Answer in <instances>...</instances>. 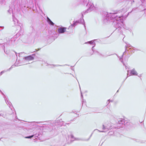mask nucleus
Segmentation results:
<instances>
[{
	"label": "nucleus",
	"instance_id": "f257e3e1",
	"mask_svg": "<svg viewBox=\"0 0 146 146\" xmlns=\"http://www.w3.org/2000/svg\"><path fill=\"white\" fill-rule=\"evenodd\" d=\"M122 15H120L119 13H107L105 19L108 21H110L113 20L114 27L115 28V31L119 33V34L123 35L121 30V24L118 21L123 19Z\"/></svg>",
	"mask_w": 146,
	"mask_h": 146
},
{
	"label": "nucleus",
	"instance_id": "f03ea898",
	"mask_svg": "<svg viewBox=\"0 0 146 146\" xmlns=\"http://www.w3.org/2000/svg\"><path fill=\"white\" fill-rule=\"evenodd\" d=\"M126 45L125 46V51L123 53L121 57L119 58L120 60L122 63H123L124 66H125V65L124 64V63L123 62L122 59L124 53L125 52H126L127 51H128V48H129V49H132L133 50H134L135 49V48L134 47H133L130 44H129L127 42H126Z\"/></svg>",
	"mask_w": 146,
	"mask_h": 146
},
{
	"label": "nucleus",
	"instance_id": "7ed1b4c3",
	"mask_svg": "<svg viewBox=\"0 0 146 146\" xmlns=\"http://www.w3.org/2000/svg\"><path fill=\"white\" fill-rule=\"evenodd\" d=\"M85 12L84 11H83L82 12V17L80 19L78 20L77 21H79V22H78V23L82 24L84 26V27L85 28H86V26L85 25V23L84 22V19H83V17H84V15L85 14Z\"/></svg>",
	"mask_w": 146,
	"mask_h": 146
},
{
	"label": "nucleus",
	"instance_id": "20e7f679",
	"mask_svg": "<svg viewBox=\"0 0 146 146\" xmlns=\"http://www.w3.org/2000/svg\"><path fill=\"white\" fill-rule=\"evenodd\" d=\"M129 70H128L127 71V77L128 76H130L131 75H137V72L135 70V69H133L132 70H131L130 73L129 75Z\"/></svg>",
	"mask_w": 146,
	"mask_h": 146
},
{
	"label": "nucleus",
	"instance_id": "39448f33",
	"mask_svg": "<svg viewBox=\"0 0 146 146\" xmlns=\"http://www.w3.org/2000/svg\"><path fill=\"white\" fill-rule=\"evenodd\" d=\"M35 55V54H33L31 55L25 57L23 58L25 60H33Z\"/></svg>",
	"mask_w": 146,
	"mask_h": 146
},
{
	"label": "nucleus",
	"instance_id": "423d86ee",
	"mask_svg": "<svg viewBox=\"0 0 146 146\" xmlns=\"http://www.w3.org/2000/svg\"><path fill=\"white\" fill-rule=\"evenodd\" d=\"M89 8L85 11H84L85 13H88L91 11L94 8V5L92 3H90L89 5Z\"/></svg>",
	"mask_w": 146,
	"mask_h": 146
},
{
	"label": "nucleus",
	"instance_id": "0eeeda50",
	"mask_svg": "<svg viewBox=\"0 0 146 146\" xmlns=\"http://www.w3.org/2000/svg\"><path fill=\"white\" fill-rule=\"evenodd\" d=\"M66 28L60 27L58 29V31L59 34L63 33L66 32Z\"/></svg>",
	"mask_w": 146,
	"mask_h": 146
},
{
	"label": "nucleus",
	"instance_id": "6e6552de",
	"mask_svg": "<svg viewBox=\"0 0 146 146\" xmlns=\"http://www.w3.org/2000/svg\"><path fill=\"white\" fill-rule=\"evenodd\" d=\"M118 124L119 125V127L122 125H125L124 120L122 118H119L118 120Z\"/></svg>",
	"mask_w": 146,
	"mask_h": 146
},
{
	"label": "nucleus",
	"instance_id": "1a4fd4ad",
	"mask_svg": "<svg viewBox=\"0 0 146 146\" xmlns=\"http://www.w3.org/2000/svg\"><path fill=\"white\" fill-rule=\"evenodd\" d=\"M16 37H14L11 38L9 40V43L8 44H13L16 39Z\"/></svg>",
	"mask_w": 146,
	"mask_h": 146
},
{
	"label": "nucleus",
	"instance_id": "9d476101",
	"mask_svg": "<svg viewBox=\"0 0 146 146\" xmlns=\"http://www.w3.org/2000/svg\"><path fill=\"white\" fill-rule=\"evenodd\" d=\"M13 19L15 25H17L18 24V20L13 16Z\"/></svg>",
	"mask_w": 146,
	"mask_h": 146
},
{
	"label": "nucleus",
	"instance_id": "9b49d317",
	"mask_svg": "<svg viewBox=\"0 0 146 146\" xmlns=\"http://www.w3.org/2000/svg\"><path fill=\"white\" fill-rule=\"evenodd\" d=\"M95 46V45L94 44V45L92 47V50L94 52H96L97 53H98V54H99L101 56H102L103 57H106L108 56H111V54H110V55H107V56H104V55H102V54H99V53L97 51H94V47Z\"/></svg>",
	"mask_w": 146,
	"mask_h": 146
},
{
	"label": "nucleus",
	"instance_id": "f8f14e48",
	"mask_svg": "<svg viewBox=\"0 0 146 146\" xmlns=\"http://www.w3.org/2000/svg\"><path fill=\"white\" fill-rule=\"evenodd\" d=\"M47 21L50 25L53 26L54 25V23L48 17H47Z\"/></svg>",
	"mask_w": 146,
	"mask_h": 146
},
{
	"label": "nucleus",
	"instance_id": "ddd939ff",
	"mask_svg": "<svg viewBox=\"0 0 146 146\" xmlns=\"http://www.w3.org/2000/svg\"><path fill=\"white\" fill-rule=\"evenodd\" d=\"M4 99L6 104L8 105H9L10 106H11V105L12 104L11 103L10 101L7 100L6 97H4Z\"/></svg>",
	"mask_w": 146,
	"mask_h": 146
},
{
	"label": "nucleus",
	"instance_id": "4468645a",
	"mask_svg": "<svg viewBox=\"0 0 146 146\" xmlns=\"http://www.w3.org/2000/svg\"><path fill=\"white\" fill-rule=\"evenodd\" d=\"M102 129L103 131H104L105 132L108 131V128L106 127V125H102Z\"/></svg>",
	"mask_w": 146,
	"mask_h": 146
},
{
	"label": "nucleus",
	"instance_id": "2eb2a0df",
	"mask_svg": "<svg viewBox=\"0 0 146 146\" xmlns=\"http://www.w3.org/2000/svg\"><path fill=\"white\" fill-rule=\"evenodd\" d=\"M96 40V39L94 40H91L90 41H88V42H86L85 43L86 44V43H89L90 44H95V43L94 42V41L95 40Z\"/></svg>",
	"mask_w": 146,
	"mask_h": 146
},
{
	"label": "nucleus",
	"instance_id": "dca6fc26",
	"mask_svg": "<svg viewBox=\"0 0 146 146\" xmlns=\"http://www.w3.org/2000/svg\"><path fill=\"white\" fill-rule=\"evenodd\" d=\"M79 22V21H76L75 22L74 21V23L71 25V26L73 27H75V26L77 25L78 23V22Z\"/></svg>",
	"mask_w": 146,
	"mask_h": 146
},
{
	"label": "nucleus",
	"instance_id": "f3484780",
	"mask_svg": "<svg viewBox=\"0 0 146 146\" xmlns=\"http://www.w3.org/2000/svg\"><path fill=\"white\" fill-rule=\"evenodd\" d=\"M106 127L108 128V130H109V129H111V127L110 125V124H107L105 125Z\"/></svg>",
	"mask_w": 146,
	"mask_h": 146
},
{
	"label": "nucleus",
	"instance_id": "a211bd4d",
	"mask_svg": "<svg viewBox=\"0 0 146 146\" xmlns=\"http://www.w3.org/2000/svg\"><path fill=\"white\" fill-rule=\"evenodd\" d=\"M20 65H19V66H20ZM18 66V65H17V64L15 63V65L12 66L9 68L7 70V71L10 70L11 68L14 67H15V66Z\"/></svg>",
	"mask_w": 146,
	"mask_h": 146
},
{
	"label": "nucleus",
	"instance_id": "6ab92c4d",
	"mask_svg": "<svg viewBox=\"0 0 146 146\" xmlns=\"http://www.w3.org/2000/svg\"><path fill=\"white\" fill-rule=\"evenodd\" d=\"M71 140L72 141H73L75 140L76 139L74 137V136L72 135H70Z\"/></svg>",
	"mask_w": 146,
	"mask_h": 146
},
{
	"label": "nucleus",
	"instance_id": "aec40b11",
	"mask_svg": "<svg viewBox=\"0 0 146 146\" xmlns=\"http://www.w3.org/2000/svg\"><path fill=\"white\" fill-rule=\"evenodd\" d=\"M34 135H32L31 136L25 137V138L27 139H31L34 136Z\"/></svg>",
	"mask_w": 146,
	"mask_h": 146
},
{
	"label": "nucleus",
	"instance_id": "412c9836",
	"mask_svg": "<svg viewBox=\"0 0 146 146\" xmlns=\"http://www.w3.org/2000/svg\"><path fill=\"white\" fill-rule=\"evenodd\" d=\"M83 0V4H84V5H85V4H86V6H87V5H88V3H87V2H86V1L84 0Z\"/></svg>",
	"mask_w": 146,
	"mask_h": 146
},
{
	"label": "nucleus",
	"instance_id": "4be33fe9",
	"mask_svg": "<svg viewBox=\"0 0 146 146\" xmlns=\"http://www.w3.org/2000/svg\"><path fill=\"white\" fill-rule=\"evenodd\" d=\"M96 130H97L99 132H105V131H100V130H99L98 129H95L94 130V131H96Z\"/></svg>",
	"mask_w": 146,
	"mask_h": 146
},
{
	"label": "nucleus",
	"instance_id": "5701e85b",
	"mask_svg": "<svg viewBox=\"0 0 146 146\" xmlns=\"http://www.w3.org/2000/svg\"><path fill=\"white\" fill-rule=\"evenodd\" d=\"M7 71L3 70L0 73V75H1L2 74L4 73L5 72H6Z\"/></svg>",
	"mask_w": 146,
	"mask_h": 146
},
{
	"label": "nucleus",
	"instance_id": "b1692460",
	"mask_svg": "<svg viewBox=\"0 0 146 146\" xmlns=\"http://www.w3.org/2000/svg\"><path fill=\"white\" fill-rule=\"evenodd\" d=\"M80 92H81V98H83V95H82V92H81V91H80Z\"/></svg>",
	"mask_w": 146,
	"mask_h": 146
},
{
	"label": "nucleus",
	"instance_id": "393cba45",
	"mask_svg": "<svg viewBox=\"0 0 146 146\" xmlns=\"http://www.w3.org/2000/svg\"><path fill=\"white\" fill-rule=\"evenodd\" d=\"M53 65L54 66H62V65H58V64Z\"/></svg>",
	"mask_w": 146,
	"mask_h": 146
},
{
	"label": "nucleus",
	"instance_id": "a878e982",
	"mask_svg": "<svg viewBox=\"0 0 146 146\" xmlns=\"http://www.w3.org/2000/svg\"><path fill=\"white\" fill-rule=\"evenodd\" d=\"M0 91L1 92L2 94L4 96V97H6L5 96L4 94L0 90Z\"/></svg>",
	"mask_w": 146,
	"mask_h": 146
},
{
	"label": "nucleus",
	"instance_id": "bb28decb",
	"mask_svg": "<svg viewBox=\"0 0 146 146\" xmlns=\"http://www.w3.org/2000/svg\"><path fill=\"white\" fill-rule=\"evenodd\" d=\"M0 116L4 117V115L3 114H2L1 113H0Z\"/></svg>",
	"mask_w": 146,
	"mask_h": 146
},
{
	"label": "nucleus",
	"instance_id": "cd10ccee",
	"mask_svg": "<svg viewBox=\"0 0 146 146\" xmlns=\"http://www.w3.org/2000/svg\"><path fill=\"white\" fill-rule=\"evenodd\" d=\"M0 28H1L2 29H3L4 28V27H2V26H0ZM1 30H0V31Z\"/></svg>",
	"mask_w": 146,
	"mask_h": 146
},
{
	"label": "nucleus",
	"instance_id": "c85d7f7f",
	"mask_svg": "<svg viewBox=\"0 0 146 146\" xmlns=\"http://www.w3.org/2000/svg\"><path fill=\"white\" fill-rule=\"evenodd\" d=\"M92 133L91 134V135H90L89 138V139H88V140H89V139H90V137H91V136H92Z\"/></svg>",
	"mask_w": 146,
	"mask_h": 146
},
{
	"label": "nucleus",
	"instance_id": "c756f323",
	"mask_svg": "<svg viewBox=\"0 0 146 146\" xmlns=\"http://www.w3.org/2000/svg\"><path fill=\"white\" fill-rule=\"evenodd\" d=\"M24 53V52H21V53H19V54H23V53Z\"/></svg>",
	"mask_w": 146,
	"mask_h": 146
},
{
	"label": "nucleus",
	"instance_id": "7c9ffc66",
	"mask_svg": "<svg viewBox=\"0 0 146 146\" xmlns=\"http://www.w3.org/2000/svg\"><path fill=\"white\" fill-rule=\"evenodd\" d=\"M15 52V54H16V56H17V52Z\"/></svg>",
	"mask_w": 146,
	"mask_h": 146
},
{
	"label": "nucleus",
	"instance_id": "2f4dec72",
	"mask_svg": "<svg viewBox=\"0 0 146 146\" xmlns=\"http://www.w3.org/2000/svg\"><path fill=\"white\" fill-rule=\"evenodd\" d=\"M66 124H68V125L69 124H70V123H66Z\"/></svg>",
	"mask_w": 146,
	"mask_h": 146
},
{
	"label": "nucleus",
	"instance_id": "473e14b6",
	"mask_svg": "<svg viewBox=\"0 0 146 146\" xmlns=\"http://www.w3.org/2000/svg\"><path fill=\"white\" fill-rule=\"evenodd\" d=\"M135 141H136V142H139V141H137V140H135Z\"/></svg>",
	"mask_w": 146,
	"mask_h": 146
},
{
	"label": "nucleus",
	"instance_id": "72a5a7b5",
	"mask_svg": "<svg viewBox=\"0 0 146 146\" xmlns=\"http://www.w3.org/2000/svg\"><path fill=\"white\" fill-rule=\"evenodd\" d=\"M125 68L126 69H127V66H125Z\"/></svg>",
	"mask_w": 146,
	"mask_h": 146
},
{
	"label": "nucleus",
	"instance_id": "f704fd0d",
	"mask_svg": "<svg viewBox=\"0 0 146 146\" xmlns=\"http://www.w3.org/2000/svg\"><path fill=\"white\" fill-rule=\"evenodd\" d=\"M119 91V90H118L117 91V93Z\"/></svg>",
	"mask_w": 146,
	"mask_h": 146
},
{
	"label": "nucleus",
	"instance_id": "c9c22d12",
	"mask_svg": "<svg viewBox=\"0 0 146 146\" xmlns=\"http://www.w3.org/2000/svg\"><path fill=\"white\" fill-rule=\"evenodd\" d=\"M108 101H110V100H108Z\"/></svg>",
	"mask_w": 146,
	"mask_h": 146
},
{
	"label": "nucleus",
	"instance_id": "e433bc0d",
	"mask_svg": "<svg viewBox=\"0 0 146 146\" xmlns=\"http://www.w3.org/2000/svg\"><path fill=\"white\" fill-rule=\"evenodd\" d=\"M142 1L143 0H141ZM144 1H145V0H144Z\"/></svg>",
	"mask_w": 146,
	"mask_h": 146
},
{
	"label": "nucleus",
	"instance_id": "4c0bfd02",
	"mask_svg": "<svg viewBox=\"0 0 146 146\" xmlns=\"http://www.w3.org/2000/svg\"><path fill=\"white\" fill-rule=\"evenodd\" d=\"M39 49H38V50H39ZM36 51H37V50H36Z\"/></svg>",
	"mask_w": 146,
	"mask_h": 146
},
{
	"label": "nucleus",
	"instance_id": "58836bf2",
	"mask_svg": "<svg viewBox=\"0 0 146 146\" xmlns=\"http://www.w3.org/2000/svg\"><path fill=\"white\" fill-rule=\"evenodd\" d=\"M3 46H4V47H5L4 45H3Z\"/></svg>",
	"mask_w": 146,
	"mask_h": 146
},
{
	"label": "nucleus",
	"instance_id": "ea45409f",
	"mask_svg": "<svg viewBox=\"0 0 146 146\" xmlns=\"http://www.w3.org/2000/svg\"><path fill=\"white\" fill-rule=\"evenodd\" d=\"M116 54L117 56V54Z\"/></svg>",
	"mask_w": 146,
	"mask_h": 146
},
{
	"label": "nucleus",
	"instance_id": "a19ab883",
	"mask_svg": "<svg viewBox=\"0 0 146 146\" xmlns=\"http://www.w3.org/2000/svg\"><path fill=\"white\" fill-rule=\"evenodd\" d=\"M111 102H112V101H110Z\"/></svg>",
	"mask_w": 146,
	"mask_h": 146
}]
</instances>
